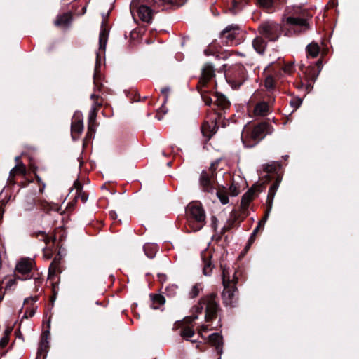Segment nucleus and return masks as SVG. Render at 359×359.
<instances>
[{
	"label": "nucleus",
	"instance_id": "5",
	"mask_svg": "<svg viewBox=\"0 0 359 359\" xmlns=\"http://www.w3.org/2000/svg\"><path fill=\"white\" fill-rule=\"evenodd\" d=\"M311 15H309L306 11H302L299 13L297 12L292 15L285 18V20L287 24L299 26L304 29H307L309 28V21H311Z\"/></svg>",
	"mask_w": 359,
	"mask_h": 359
},
{
	"label": "nucleus",
	"instance_id": "4",
	"mask_svg": "<svg viewBox=\"0 0 359 359\" xmlns=\"http://www.w3.org/2000/svg\"><path fill=\"white\" fill-rule=\"evenodd\" d=\"M187 211L197 223L195 225L194 222H190V226L194 231L200 230L204 225L205 220V214L202 207L197 204L191 203L187 206Z\"/></svg>",
	"mask_w": 359,
	"mask_h": 359
},
{
	"label": "nucleus",
	"instance_id": "12",
	"mask_svg": "<svg viewBox=\"0 0 359 359\" xmlns=\"http://www.w3.org/2000/svg\"><path fill=\"white\" fill-rule=\"evenodd\" d=\"M209 342L214 346H215L219 354L222 353L223 345L222 337L218 333H213L208 337Z\"/></svg>",
	"mask_w": 359,
	"mask_h": 359
},
{
	"label": "nucleus",
	"instance_id": "18",
	"mask_svg": "<svg viewBox=\"0 0 359 359\" xmlns=\"http://www.w3.org/2000/svg\"><path fill=\"white\" fill-rule=\"evenodd\" d=\"M202 257L205 263L203 271L205 275H208V273L211 271V263L209 262V259L212 257L210 251H205L203 253Z\"/></svg>",
	"mask_w": 359,
	"mask_h": 359
},
{
	"label": "nucleus",
	"instance_id": "54",
	"mask_svg": "<svg viewBox=\"0 0 359 359\" xmlns=\"http://www.w3.org/2000/svg\"><path fill=\"white\" fill-rule=\"evenodd\" d=\"M266 215L265 216V217L264 219H262L261 221H264V224L266 222Z\"/></svg>",
	"mask_w": 359,
	"mask_h": 359
},
{
	"label": "nucleus",
	"instance_id": "51",
	"mask_svg": "<svg viewBox=\"0 0 359 359\" xmlns=\"http://www.w3.org/2000/svg\"><path fill=\"white\" fill-rule=\"evenodd\" d=\"M264 221H259V224H258V226H259V228L263 227V226H264Z\"/></svg>",
	"mask_w": 359,
	"mask_h": 359
},
{
	"label": "nucleus",
	"instance_id": "56",
	"mask_svg": "<svg viewBox=\"0 0 359 359\" xmlns=\"http://www.w3.org/2000/svg\"><path fill=\"white\" fill-rule=\"evenodd\" d=\"M115 215H116L115 213H111V216H112L113 217H115Z\"/></svg>",
	"mask_w": 359,
	"mask_h": 359
},
{
	"label": "nucleus",
	"instance_id": "33",
	"mask_svg": "<svg viewBox=\"0 0 359 359\" xmlns=\"http://www.w3.org/2000/svg\"><path fill=\"white\" fill-rule=\"evenodd\" d=\"M200 92H201V96L204 100V102H205V104L207 105H210L211 103H212V99L209 97H208L205 92H203L201 89L199 90Z\"/></svg>",
	"mask_w": 359,
	"mask_h": 359
},
{
	"label": "nucleus",
	"instance_id": "13",
	"mask_svg": "<svg viewBox=\"0 0 359 359\" xmlns=\"http://www.w3.org/2000/svg\"><path fill=\"white\" fill-rule=\"evenodd\" d=\"M201 130L204 136L210 138L216 133V123L214 121L205 123L201 127Z\"/></svg>",
	"mask_w": 359,
	"mask_h": 359
},
{
	"label": "nucleus",
	"instance_id": "8",
	"mask_svg": "<svg viewBox=\"0 0 359 359\" xmlns=\"http://www.w3.org/2000/svg\"><path fill=\"white\" fill-rule=\"evenodd\" d=\"M72 20V15L71 13H65L62 15H59L55 20L54 21V24L56 27L61 28H67L69 26Z\"/></svg>",
	"mask_w": 359,
	"mask_h": 359
},
{
	"label": "nucleus",
	"instance_id": "6",
	"mask_svg": "<svg viewBox=\"0 0 359 359\" xmlns=\"http://www.w3.org/2000/svg\"><path fill=\"white\" fill-rule=\"evenodd\" d=\"M259 32L270 40H276L280 36V25L273 22H263L259 27Z\"/></svg>",
	"mask_w": 359,
	"mask_h": 359
},
{
	"label": "nucleus",
	"instance_id": "34",
	"mask_svg": "<svg viewBox=\"0 0 359 359\" xmlns=\"http://www.w3.org/2000/svg\"><path fill=\"white\" fill-rule=\"evenodd\" d=\"M276 170V166L273 164H266L264 165V170L266 172H273Z\"/></svg>",
	"mask_w": 359,
	"mask_h": 359
},
{
	"label": "nucleus",
	"instance_id": "16",
	"mask_svg": "<svg viewBox=\"0 0 359 359\" xmlns=\"http://www.w3.org/2000/svg\"><path fill=\"white\" fill-rule=\"evenodd\" d=\"M83 129V124L82 120L79 118H74L72 123V135H80Z\"/></svg>",
	"mask_w": 359,
	"mask_h": 359
},
{
	"label": "nucleus",
	"instance_id": "19",
	"mask_svg": "<svg viewBox=\"0 0 359 359\" xmlns=\"http://www.w3.org/2000/svg\"><path fill=\"white\" fill-rule=\"evenodd\" d=\"M252 45L257 53H262L264 50L266 43L262 38L257 37L254 39Z\"/></svg>",
	"mask_w": 359,
	"mask_h": 359
},
{
	"label": "nucleus",
	"instance_id": "50",
	"mask_svg": "<svg viewBox=\"0 0 359 359\" xmlns=\"http://www.w3.org/2000/svg\"><path fill=\"white\" fill-rule=\"evenodd\" d=\"M34 301H35V300H34L33 298H31V299H26L25 300V303H29V302H34Z\"/></svg>",
	"mask_w": 359,
	"mask_h": 359
},
{
	"label": "nucleus",
	"instance_id": "7",
	"mask_svg": "<svg viewBox=\"0 0 359 359\" xmlns=\"http://www.w3.org/2000/svg\"><path fill=\"white\" fill-rule=\"evenodd\" d=\"M215 170V165L212 164L208 170L203 171L201 175L200 184L206 190L210 189L213 184Z\"/></svg>",
	"mask_w": 359,
	"mask_h": 359
},
{
	"label": "nucleus",
	"instance_id": "9",
	"mask_svg": "<svg viewBox=\"0 0 359 359\" xmlns=\"http://www.w3.org/2000/svg\"><path fill=\"white\" fill-rule=\"evenodd\" d=\"M32 268V261L27 259H22L18 262L15 271L21 274H27L30 272Z\"/></svg>",
	"mask_w": 359,
	"mask_h": 359
},
{
	"label": "nucleus",
	"instance_id": "15",
	"mask_svg": "<svg viewBox=\"0 0 359 359\" xmlns=\"http://www.w3.org/2000/svg\"><path fill=\"white\" fill-rule=\"evenodd\" d=\"M101 102L96 101L93 105L92 110L90 112L88 118V130L93 131L94 130V123L97 116L96 106H100Z\"/></svg>",
	"mask_w": 359,
	"mask_h": 359
},
{
	"label": "nucleus",
	"instance_id": "31",
	"mask_svg": "<svg viewBox=\"0 0 359 359\" xmlns=\"http://www.w3.org/2000/svg\"><path fill=\"white\" fill-rule=\"evenodd\" d=\"M274 0H258L259 4L264 8H270L273 6Z\"/></svg>",
	"mask_w": 359,
	"mask_h": 359
},
{
	"label": "nucleus",
	"instance_id": "10",
	"mask_svg": "<svg viewBox=\"0 0 359 359\" xmlns=\"http://www.w3.org/2000/svg\"><path fill=\"white\" fill-rule=\"evenodd\" d=\"M213 76V69L210 65H205L203 68L201 78L199 81L198 88L205 86L208 81Z\"/></svg>",
	"mask_w": 359,
	"mask_h": 359
},
{
	"label": "nucleus",
	"instance_id": "2",
	"mask_svg": "<svg viewBox=\"0 0 359 359\" xmlns=\"http://www.w3.org/2000/svg\"><path fill=\"white\" fill-rule=\"evenodd\" d=\"M222 280L224 290L222 296L224 304L226 306H234L238 302V292L236 286L230 285L229 269L222 266Z\"/></svg>",
	"mask_w": 359,
	"mask_h": 359
},
{
	"label": "nucleus",
	"instance_id": "23",
	"mask_svg": "<svg viewBox=\"0 0 359 359\" xmlns=\"http://www.w3.org/2000/svg\"><path fill=\"white\" fill-rule=\"evenodd\" d=\"M216 100L215 102L217 105L221 106L223 108H225L228 106L229 102L226 97H224L223 95L217 93L216 94Z\"/></svg>",
	"mask_w": 359,
	"mask_h": 359
},
{
	"label": "nucleus",
	"instance_id": "17",
	"mask_svg": "<svg viewBox=\"0 0 359 359\" xmlns=\"http://www.w3.org/2000/svg\"><path fill=\"white\" fill-rule=\"evenodd\" d=\"M269 111V106L266 102L258 103L254 109V114L255 116H264L267 114Z\"/></svg>",
	"mask_w": 359,
	"mask_h": 359
},
{
	"label": "nucleus",
	"instance_id": "22",
	"mask_svg": "<svg viewBox=\"0 0 359 359\" xmlns=\"http://www.w3.org/2000/svg\"><path fill=\"white\" fill-rule=\"evenodd\" d=\"M280 184V181L276 180V181L273 184V185L270 187L268 194V199L272 201L275 196L276 191L278 190Z\"/></svg>",
	"mask_w": 359,
	"mask_h": 359
},
{
	"label": "nucleus",
	"instance_id": "43",
	"mask_svg": "<svg viewBox=\"0 0 359 359\" xmlns=\"http://www.w3.org/2000/svg\"><path fill=\"white\" fill-rule=\"evenodd\" d=\"M229 282H230V285H231L236 286V284L237 283V278H236L235 273H233V278L232 279L230 278V281Z\"/></svg>",
	"mask_w": 359,
	"mask_h": 359
},
{
	"label": "nucleus",
	"instance_id": "24",
	"mask_svg": "<svg viewBox=\"0 0 359 359\" xmlns=\"http://www.w3.org/2000/svg\"><path fill=\"white\" fill-rule=\"evenodd\" d=\"M107 41V33L105 29H102L100 33V48H104Z\"/></svg>",
	"mask_w": 359,
	"mask_h": 359
},
{
	"label": "nucleus",
	"instance_id": "44",
	"mask_svg": "<svg viewBox=\"0 0 359 359\" xmlns=\"http://www.w3.org/2000/svg\"><path fill=\"white\" fill-rule=\"evenodd\" d=\"M207 330H208V327L206 325H202L198 330V333H199V334L202 335V333L203 332H207Z\"/></svg>",
	"mask_w": 359,
	"mask_h": 359
},
{
	"label": "nucleus",
	"instance_id": "25",
	"mask_svg": "<svg viewBox=\"0 0 359 359\" xmlns=\"http://www.w3.org/2000/svg\"><path fill=\"white\" fill-rule=\"evenodd\" d=\"M180 334L182 337L188 339L194 335V331L189 327H185L182 329Z\"/></svg>",
	"mask_w": 359,
	"mask_h": 359
},
{
	"label": "nucleus",
	"instance_id": "30",
	"mask_svg": "<svg viewBox=\"0 0 359 359\" xmlns=\"http://www.w3.org/2000/svg\"><path fill=\"white\" fill-rule=\"evenodd\" d=\"M153 304H158V305H163L165 303V298L158 294H155L152 297Z\"/></svg>",
	"mask_w": 359,
	"mask_h": 359
},
{
	"label": "nucleus",
	"instance_id": "20",
	"mask_svg": "<svg viewBox=\"0 0 359 359\" xmlns=\"http://www.w3.org/2000/svg\"><path fill=\"white\" fill-rule=\"evenodd\" d=\"M254 194L253 189L248 190L242 197L241 207L244 209L247 208L250 202L252 199V195Z\"/></svg>",
	"mask_w": 359,
	"mask_h": 359
},
{
	"label": "nucleus",
	"instance_id": "57",
	"mask_svg": "<svg viewBox=\"0 0 359 359\" xmlns=\"http://www.w3.org/2000/svg\"><path fill=\"white\" fill-rule=\"evenodd\" d=\"M318 75V74H316V76H315V78H316V79L317 78Z\"/></svg>",
	"mask_w": 359,
	"mask_h": 359
},
{
	"label": "nucleus",
	"instance_id": "32",
	"mask_svg": "<svg viewBox=\"0 0 359 359\" xmlns=\"http://www.w3.org/2000/svg\"><path fill=\"white\" fill-rule=\"evenodd\" d=\"M35 312H36V308H34V307L29 308L26 310V311L23 316V318H28L32 317L35 314Z\"/></svg>",
	"mask_w": 359,
	"mask_h": 359
},
{
	"label": "nucleus",
	"instance_id": "3",
	"mask_svg": "<svg viewBox=\"0 0 359 359\" xmlns=\"http://www.w3.org/2000/svg\"><path fill=\"white\" fill-rule=\"evenodd\" d=\"M216 295L210 294L201 299L198 306L196 307L197 312L201 313L203 309L205 311V320L210 321L216 316L219 306L215 300Z\"/></svg>",
	"mask_w": 359,
	"mask_h": 359
},
{
	"label": "nucleus",
	"instance_id": "21",
	"mask_svg": "<svg viewBox=\"0 0 359 359\" xmlns=\"http://www.w3.org/2000/svg\"><path fill=\"white\" fill-rule=\"evenodd\" d=\"M236 35V29H230L226 28L224 29L222 33V36L223 38L226 39L229 41H233Z\"/></svg>",
	"mask_w": 359,
	"mask_h": 359
},
{
	"label": "nucleus",
	"instance_id": "49",
	"mask_svg": "<svg viewBox=\"0 0 359 359\" xmlns=\"http://www.w3.org/2000/svg\"><path fill=\"white\" fill-rule=\"evenodd\" d=\"M315 50H316V57L318 55V54L319 53V50H320V48L318 47V46L316 43Z\"/></svg>",
	"mask_w": 359,
	"mask_h": 359
},
{
	"label": "nucleus",
	"instance_id": "40",
	"mask_svg": "<svg viewBox=\"0 0 359 359\" xmlns=\"http://www.w3.org/2000/svg\"><path fill=\"white\" fill-rule=\"evenodd\" d=\"M200 288L198 285H194L191 289V295L193 297H196L199 293Z\"/></svg>",
	"mask_w": 359,
	"mask_h": 359
},
{
	"label": "nucleus",
	"instance_id": "27",
	"mask_svg": "<svg viewBox=\"0 0 359 359\" xmlns=\"http://www.w3.org/2000/svg\"><path fill=\"white\" fill-rule=\"evenodd\" d=\"M217 196L222 204H226L229 202L228 196L223 190H218Z\"/></svg>",
	"mask_w": 359,
	"mask_h": 359
},
{
	"label": "nucleus",
	"instance_id": "11",
	"mask_svg": "<svg viewBox=\"0 0 359 359\" xmlns=\"http://www.w3.org/2000/svg\"><path fill=\"white\" fill-rule=\"evenodd\" d=\"M139 18L144 22H150L152 19L151 10L147 6L142 5L137 9Z\"/></svg>",
	"mask_w": 359,
	"mask_h": 359
},
{
	"label": "nucleus",
	"instance_id": "28",
	"mask_svg": "<svg viewBox=\"0 0 359 359\" xmlns=\"http://www.w3.org/2000/svg\"><path fill=\"white\" fill-rule=\"evenodd\" d=\"M12 173L13 175H15V174H18V173H20V174H25V172H26V168L24 166V165L22 164H19V165H17L13 170H12Z\"/></svg>",
	"mask_w": 359,
	"mask_h": 359
},
{
	"label": "nucleus",
	"instance_id": "46",
	"mask_svg": "<svg viewBox=\"0 0 359 359\" xmlns=\"http://www.w3.org/2000/svg\"><path fill=\"white\" fill-rule=\"evenodd\" d=\"M55 265L53 263L51 264L50 266V272L49 273L50 274L51 273H55Z\"/></svg>",
	"mask_w": 359,
	"mask_h": 359
},
{
	"label": "nucleus",
	"instance_id": "29",
	"mask_svg": "<svg viewBox=\"0 0 359 359\" xmlns=\"http://www.w3.org/2000/svg\"><path fill=\"white\" fill-rule=\"evenodd\" d=\"M290 106L296 110L302 104V100L299 97H293L290 102Z\"/></svg>",
	"mask_w": 359,
	"mask_h": 359
},
{
	"label": "nucleus",
	"instance_id": "45",
	"mask_svg": "<svg viewBox=\"0 0 359 359\" xmlns=\"http://www.w3.org/2000/svg\"><path fill=\"white\" fill-rule=\"evenodd\" d=\"M316 67L318 69V72L323 68V64H322V62L320 60H318V61L316 62Z\"/></svg>",
	"mask_w": 359,
	"mask_h": 359
},
{
	"label": "nucleus",
	"instance_id": "1",
	"mask_svg": "<svg viewBox=\"0 0 359 359\" xmlns=\"http://www.w3.org/2000/svg\"><path fill=\"white\" fill-rule=\"evenodd\" d=\"M273 131V128L266 122L255 126L252 130L245 126L242 133V141L246 146L249 147L251 146L249 142L250 140L256 144L267 134H271Z\"/></svg>",
	"mask_w": 359,
	"mask_h": 359
},
{
	"label": "nucleus",
	"instance_id": "42",
	"mask_svg": "<svg viewBox=\"0 0 359 359\" xmlns=\"http://www.w3.org/2000/svg\"><path fill=\"white\" fill-rule=\"evenodd\" d=\"M196 318H197V316H195L193 317H187L184 318V320L186 323H190L191 322H192L193 320H194Z\"/></svg>",
	"mask_w": 359,
	"mask_h": 359
},
{
	"label": "nucleus",
	"instance_id": "39",
	"mask_svg": "<svg viewBox=\"0 0 359 359\" xmlns=\"http://www.w3.org/2000/svg\"><path fill=\"white\" fill-rule=\"evenodd\" d=\"M217 222H218V220L216 218V217L215 216H212L211 217V226L212 227V229L216 231L217 229Z\"/></svg>",
	"mask_w": 359,
	"mask_h": 359
},
{
	"label": "nucleus",
	"instance_id": "55",
	"mask_svg": "<svg viewBox=\"0 0 359 359\" xmlns=\"http://www.w3.org/2000/svg\"><path fill=\"white\" fill-rule=\"evenodd\" d=\"M152 307H153V309H157V306H154H154H152Z\"/></svg>",
	"mask_w": 359,
	"mask_h": 359
},
{
	"label": "nucleus",
	"instance_id": "52",
	"mask_svg": "<svg viewBox=\"0 0 359 359\" xmlns=\"http://www.w3.org/2000/svg\"><path fill=\"white\" fill-rule=\"evenodd\" d=\"M49 240H50V238H49L47 236H44V241H45L46 243H48V242H49Z\"/></svg>",
	"mask_w": 359,
	"mask_h": 359
},
{
	"label": "nucleus",
	"instance_id": "41",
	"mask_svg": "<svg viewBox=\"0 0 359 359\" xmlns=\"http://www.w3.org/2000/svg\"><path fill=\"white\" fill-rule=\"evenodd\" d=\"M259 231V226H257V228L253 231L251 236H250V238L249 240V242L251 243L252 242H253V241L255 240V238L257 233Z\"/></svg>",
	"mask_w": 359,
	"mask_h": 359
},
{
	"label": "nucleus",
	"instance_id": "48",
	"mask_svg": "<svg viewBox=\"0 0 359 359\" xmlns=\"http://www.w3.org/2000/svg\"><path fill=\"white\" fill-rule=\"evenodd\" d=\"M229 228H230L229 226H224L222 229L221 234H223L224 233H225L226 231H228L229 229Z\"/></svg>",
	"mask_w": 359,
	"mask_h": 359
},
{
	"label": "nucleus",
	"instance_id": "53",
	"mask_svg": "<svg viewBox=\"0 0 359 359\" xmlns=\"http://www.w3.org/2000/svg\"><path fill=\"white\" fill-rule=\"evenodd\" d=\"M45 256L47 257V259H50L51 257L50 253H45Z\"/></svg>",
	"mask_w": 359,
	"mask_h": 359
},
{
	"label": "nucleus",
	"instance_id": "14",
	"mask_svg": "<svg viewBox=\"0 0 359 359\" xmlns=\"http://www.w3.org/2000/svg\"><path fill=\"white\" fill-rule=\"evenodd\" d=\"M82 184L79 181H76L74 184V188L71 191H75V198H80L85 203L88 200V196L82 191Z\"/></svg>",
	"mask_w": 359,
	"mask_h": 359
},
{
	"label": "nucleus",
	"instance_id": "38",
	"mask_svg": "<svg viewBox=\"0 0 359 359\" xmlns=\"http://www.w3.org/2000/svg\"><path fill=\"white\" fill-rule=\"evenodd\" d=\"M16 283V279H10L8 280L5 285V289L8 290L10 289L13 285H14Z\"/></svg>",
	"mask_w": 359,
	"mask_h": 359
},
{
	"label": "nucleus",
	"instance_id": "26",
	"mask_svg": "<svg viewBox=\"0 0 359 359\" xmlns=\"http://www.w3.org/2000/svg\"><path fill=\"white\" fill-rule=\"evenodd\" d=\"M11 332V330H6L3 336L1 337L0 339V348H4L7 345L9 341V334Z\"/></svg>",
	"mask_w": 359,
	"mask_h": 359
},
{
	"label": "nucleus",
	"instance_id": "35",
	"mask_svg": "<svg viewBox=\"0 0 359 359\" xmlns=\"http://www.w3.org/2000/svg\"><path fill=\"white\" fill-rule=\"evenodd\" d=\"M265 86L266 88L270 89L273 86V79L271 76H268L265 80Z\"/></svg>",
	"mask_w": 359,
	"mask_h": 359
},
{
	"label": "nucleus",
	"instance_id": "36",
	"mask_svg": "<svg viewBox=\"0 0 359 359\" xmlns=\"http://www.w3.org/2000/svg\"><path fill=\"white\" fill-rule=\"evenodd\" d=\"M229 191L232 196H237L239 193L238 187L235 184H231L230 186Z\"/></svg>",
	"mask_w": 359,
	"mask_h": 359
},
{
	"label": "nucleus",
	"instance_id": "37",
	"mask_svg": "<svg viewBox=\"0 0 359 359\" xmlns=\"http://www.w3.org/2000/svg\"><path fill=\"white\" fill-rule=\"evenodd\" d=\"M306 50H307L308 55L311 57H314V46L312 45L311 43L309 44L307 46Z\"/></svg>",
	"mask_w": 359,
	"mask_h": 359
},
{
	"label": "nucleus",
	"instance_id": "47",
	"mask_svg": "<svg viewBox=\"0 0 359 359\" xmlns=\"http://www.w3.org/2000/svg\"><path fill=\"white\" fill-rule=\"evenodd\" d=\"M4 214L3 204L0 203V219L2 218Z\"/></svg>",
	"mask_w": 359,
	"mask_h": 359
}]
</instances>
